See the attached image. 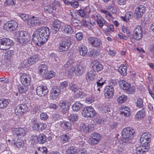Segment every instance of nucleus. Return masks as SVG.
<instances>
[{"mask_svg":"<svg viewBox=\"0 0 154 154\" xmlns=\"http://www.w3.org/2000/svg\"><path fill=\"white\" fill-rule=\"evenodd\" d=\"M28 129L25 128H20L14 129L12 133L14 137H23L28 132Z\"/></svg>","mask_w":154,"mask_h":154,"instance_id":"obj_9","label":"nucleus"},{"mask_svg":"<svg viewBox=\"0 0 154 154\" xmlns=\"http://www.w3.org/2000/svg\"><path fill=\"white\" fill-rule=\"evenodd\" d=\"M89 44L95 48L99 47L102 44L101 40L95 37H90L88 39Z\"/></svg>","mask_w":154,"mask_h":154,"instance_id":"obj_16","label":"nucleus"},{"mask_svg":"<svg viewBox=\"0 0 154 154\" xmlns=\"http://www.w3.org/2000/svg\"><path fill=\"white\" fill-rule=\"evenodd\" d=\"M71 21L72 25L75 28L79 29L80 28L82 25L80 21L77 19L72 18Z\"/></svg>","mask_w":154,"mask_h":154,"instance_id":"obj_37","label":"nucleus"},{"mask_svg":"<svg viewBox=\"0 0 154 154\" xmlns=\"http://www.w3.org/2000/svg\"><path fill=\"white\" fill-rule=\"evenodd\" d=\"M100 11L105 14V17L108 21L110 20L112 16L109 11L103 9L101 10Z\"/></svg>","mask_w":154,"mask_h":154,"instance_id":"obj_48","label":"nucleus"},{"mask_svg":"<svg viewBox=\"0 0 154 154\" xmlns=\"http://www.w3.org/2000/svg\"><path fill=\"white\" fill-rule=\"evenodd\" d=\"M134 133V130L130 128L127 127L123 129L122 132V138L125 140V142L128 143H130Z\"/></svg>","mask_w":154,"mask_h":154,"instance_id":"obj_5","label":"nucleus"},{"mask_svg":"<svg viewBox=\"0 0 154 154\" xmlns=\"http://www.w3.org/2000/svg\"><path fill=\"white\" fill-rule=\"evenodd\" d=\"M28 90V88L26 86H21L18 88L19 91L21 93H26Z\"/></svg>","mask_w":154,"mask_h":154,"instance_id":"obj_57","label":"nucleus"},{"mask_svg":"<svg viewBox=\"0 0 154 154\" xmlns=\"http://www.w3.org/2000/svg\"><path fill=\"white\" fill-rule=\"evenodd\" d=\"M104 91L105 97L108 98H111L114 94V88L112 85L108 86L105 88Z\"/></svg>","mask_w":154,"mask_h":154,"instance_id":"obj_20","label":"nucleus"},{"mask_svg":"<svg viewBox=\"0 0 154 154\" xmlns=\"http://www.w3.org/2000/svg\"><path fill=\"white\" fill-rule=\"evenodd\" d=\"M69 136V134L68 133L61 135L60 136V140L61 142L65 143L69 142L70 139Z\"/></svg>","mask_w":154,"mask_h":154,"instance_id":"obj_35","label":"nucleus"},{"mask_svg":"<svg viewBox=\"0 0 154 154\" xmlns=\"http://www.w3.org/2000/svg\"><path fill=\"white\" fill-rule=\"evenodd\" d=\"M18 15L21 17L24 21L26 20L27 21L28 19L29 18V16L26 14L19 13Z\"/></svg>","mask_w":154,"mask_h":154,"instance_id":"obj_55","label":"nucleus"},{"mask_svg":"<svg viewBox=\"0 0 154 154\" xmlns=\"http://www.w3.org/2000/svg\"><path fill=\"white\" fill-rule=\"evenodd\" d=\"M14 55V52L13 50H8L5 54V56L7 57H12Z\"/></svg>","mask_w":154,"mask_h":154,"instance_id":"obj_63","label":"nucleus"},{"mask_svg":"<svg viewBox=\"0 0 154 154\" xmlns=\"http://www.w3.org/2000/svg\"><path fill=\"white\" fill-rule=\"evenodd\" d=\"M121 114L122 116L128 117L130 115V110L129 108L123 105L120 108Z\"/></svg>","mask_w":154,"mask_h":154,"instance_id":"obj_23","label":"nucleus"},{"mask_svg":"<svg viewBox=\"0 0 154 154\" xmlns=\"http://www.w3.org/2000/svg\"><path fill=\"white\" fill-rule=\"evenodd\" d=\"M146 8L143 5H140L136 8L135 10V14L137 18L141 17L145 12Z\"/></svg>","mask_w":154,"mask_h":154,"instance_id":"obj_22","label":"nucleus"},{"mask_svg":"<svg viewBox=\"0 0 154 154\" xmlns=\"http://www.w3.org/2000/svg\"><path fill=\"white\" fill-rule=\"evenodd\" d=\"M39 59L38 55H34L32 56L30 58L28 59L27 61L28 64L30 65H32L37 61Z\"/></svg>","mask_w":154,"mask_h":154,"instance_id":"obj_34","label":"nucleus"},{"mask_svg":"<svg viewBox=\"0 0 154 154\" xmlns=\"http://www.w3.org/2000/svg\"><path fill=\"white\" fill-rule=\"evenodd\" d=\"M38 69L39 70V74L43 77L46 78L48 72V69L47 66L45 64L40 65L38 66Z\"/></svg>","mask_w":154,"mask_h":154,"instance_id":"obj_24","label":"nucleus"},{"mask_svg":"<svg viewBox=\"0 0 154 154\" xmlns=\"http://www.w3.org/2000/svg\"><path fill=\"white\" fill-rule=\"evenodd\" d=\"M85 67L82 65H78L76 66H72L68 71L69 75H72L75 73L76 76L82 75L85 71Z\"/></svg>","mask_w":154,"mask_h":154,"instance_id":"obj_4","label":"nucleus"},{"mask_svg":"<svg viewBox=\"0 0 154 154\" xmlns=\"http://www.w3.org/2000/svg\"><path fill=\"white\" fill-rule=\"evenodd\" d=\"M18 26V24L15 21L11 20L5 23L4 25V29L8 31H13Z\"/></svg>","mask_w":154,"mask_h":154,"instance_id":"obj_10","label":"nucleus"},{"mask_svg":"<svg viewBox=\"0 0 154 154\" xmlns=\"http://www.w3.org/2000/svg\"><path fill=\"white\" fill-rule=\"evenodd\" d=\"M37 138L40 143L43 144L46 142V137L43 134H40Z\"/></svg>","mask_w":154,"mask_h":154,"instance_id":"obj_41","label":"nucleus"},{"mask_svg":"<svg viewBox=\"0 0 154 154\" xmlns=\"http://www.w3.org/2000/svg\"><path fill=\"white\" fill-rule=\"evenodd\" d=\"M72 43L70 36H64L62 39V42L58 45L59 51L63 52L67 51L69 48Z\"/></svg>","mask_w":154,"mask_h":154,"instance_id":"obj_3","label":"nucleus"},{"mask_svg":"<svg viewBox=\"0 0 154 154\" xmlns=\"http://www.w3.org/2000/svg\"><path fill=\"white\" fill-rule=\"evenodd\" d=\"M47 127L45 123L38 122L35 123L32 125V128L35 130H42L45 129Z\"/></svg>","mask_w":154,"mask_h":154,"instance_id":"obj_29","label":"nucleus"},{"mask_svg":"<svg viewBox=\"0 0 154 154\" xmlns=\"http://www.w3.org/2000/svg\"><path fill=\"white\" fill-rule=\"evenodd\" d=\"M143 36L142 29L140 26H137L133 31V35L132 38L137 40H139Z\"/></svg>","mask_w":154,"mask_h":154,"instance_id":"obj_12","label":"nucleus"},{"mask_svg":"<svg viewBox=\"0 0 154 154\" xmlns=\"http://www.w3.org/2000/svg\"><path fill=\"white\" fill-rule=\"evenodd\" d=\"M62 32L65 34L70 35L72 34L73 30L71 26L66 24L61 29Z\"/></svg>","mask_w":154,"mask_h":154,"instance_id":"obj_27","label":"nucleus"},{"mask_svg":"<svg viewBox=\"0 0 154 154\" xmlns=\"http://www.w3.org/2000/svg\"><path fill=\"white\" fill-rule=\"evenodd\" d=\"M9 102L7 100L2 99L0 100V108H4L8 105Z\"/></svg>","mask_w":154,"mask_h":154,"instance_id":"obj_44","label":"nucleus"},{"mask_svg":"<svg viewBox=\"0 0 154 154\" xmlns=\"http://www.w3.org/2000/svg\"><path fill=\"white\" fill-rule=\"evenodd\" d=\"M14 0H7L5 2V5H14L15 4Z\"/></svg>","mask_w":154,"mask_h":154,"instance_id":"obj_62","label":"nucleus"},{"mask_svg":"<svg viewBox=\"0 0 154 154\" xmlns=\"http://www.w3.org/2000/svg\"><path fill=\"white\" fill-rule=\"evenodd\" d=\"M20 79L22 83L25 86H29L30 84L31 78L28 74L23 73L20 76Z\"/></svg>","mask_w":154,"mask_h":154,"instance_id":"obj_17","label":"nucleus"},{"mask_svg":"<svg viewBox=\"0 0 154 154\" xmlns=\"http://www.w3.org/2000/svg\"><path fill=\"white\" fill-rule=\"evenodd\" d=\"M105 82L102 80L101 79H97L96 82V87L97 88V90L99 92L100 91V88L104 84Z\"/></svg>","mask_w":154,"mask_h":154,"instance_id":"obj_42","label":"nucleus"},{"mask_svg":"<svg viewBox=\"0 0 154 154\" xmlns=\"http://www.w3.org/2000/svg\"><path fill=\"white\" fill-rule=\"evenodd\" d=\"M136 106L137 107L139 108L143 109V101L141 98L139 97L137 99L136 102Z\"/></svg>","mask_w":154,"mask_h":154,"instance_id":"obj_43","label":"nucleus"},{"mask_svg":"<svg viewBox=\"0 0 154 154\" xmlns=\"http://www.w3.org/2000/svg\"><path fill=\"white\" fill-rule=\"evenodd\" d=\"M69 87L70 89L74 92H76L78 90V86L75 84L73 83H71L69 85Z\"/></svg>","mask_w":154,"mask_h":154,"instance_id":"obj_53","label":"nucleus"},{"mask_svg":"<svg viewBox=\"0 0 154 154\" xmlns=\"http://www.w3.org/2000/svg\"><path fill=\"white\" fill-rule=\"evenodd\" d=\"M152 136L148 132L143 133L141 135L140 141L141 144L149 146V143L151 141Z\"/></svg>","mask_w":154,"mask_h":154,"instance_id":"obj_8","label":"nucleus"},{"mask_svg":"<svg viewBox=\"0 0 154 154\" xmlns=\"http://www.w3.org/2000/svg\"><path fill=\"white\" fill-rule=\"evenodd\" d=\"M80 129L82 131L84 132L85 133L90 132L94 129V125L92 124L85 125H82L80 127Z\"/></svg>","mask_w":154,"mask_h":154,"instance_id":"obj_21","label":"nucleus"},{"mask_svg":"<svg viewBox=\"0 0 154 154\" xmlns=\"http://www.w3.org/2000/svg\"><path fill=\"white\" fill-rule=\"evenodd\" d=\"M60 125L65 130L68 131L72 129V124L70 122L66 121L61 122Z\"/></svg>","mask_w":154,"mask_h":154,"instance_id":"obj_28","label":"nucleus"},{"mask_svg":"<svg viewBox=\"0 0 154 154\" xmlns=\"http://www.w3.org/2000/svg\"><path fill=\"white\" fill-rule=\"evenodd\" d=\"M141 146H136L135 152L136 154H143L148 151L150 147L145 144H141Z\"/></svg>","mask_w":154,"mask_h":154,"instance_id":"obj_15","label":"nucleus"},{"mask_svg":"<svg viewBox=\"0 0 154 154\" xmlns=\"http://www.w3.org/2000/svg\"><path fill=\"white\" fill-rule=\"evenodd\" d=\"M14 145L17 148H23L24 146L23 141L20 140H17L16 142H14Z\"/></svg>","mask_w":154,"mask_h":154,"instance_id":"obj_46","label":"nucleus"},{"mask_svg":"<svg viewBox=\"0 0 154 154\" xmlns=\"http://www.w3.org/2000/svg\"><path fill=\"white\" fill-rule=\"evenodd\" d=\"M127 98V96L123 94L120 96L118 98L117 100L119 103H122L126 100Z\"/></svg>","mask_w":154,"mask_h":154,"instance_id":"obj_50","label":"nucleus"},{"mask_svg":"<svg viewBox=\"0 0 154 154\" xmlns=\"http://www.w3.org/2000/svg\"><path fill=\"white\" fill-rule=\"evenodd\" d=\"M68 83L67 81H64L63 82L60 84V88L61 89H64L66 88L68 86Z\"/></svg>","mask_w":154,"mask_h":154,"instance_id":"obj_60","label":"nucleus"},{"mask_svg":"<svg viewBox=\"0 0 154 154\" xmlns=\"http://www.w3.org/2000/svg\"><path fill=\"white\" fill-rule=\"evenodd\" d=\"M56 9V7L55 6H53V5H48L45 6L44 7V11L47 13H52L54 10Z\"/></svg>","mask_w":154,"mask_h":154,"instance_id":"obj_38","label":"nucleus"},{"mask_svg":"<svg viewBox=\"0 0 154 154\" xmlns=\"http://www.w3.org/2000/svg\"><path fill=\"white\" fill-rule=\"evenodd\" d=\"M82 115L85 117L92 118L95 115L96 112L91 106H87L84 108L82 112Z\"/></svg>","mask_w":154,"mask_h":154,"instance_id":"obj_7","label":"nucleus"},{"mask_svg":"<svg viewBox=\"0 0 154 154\" xmlns=\"http://www.w3.org/2000/svg\"><path fill=\"white\" fill-rule=\"evenodd\" d=\"M101 136L98 133H93L90 135V143L91 145H94L98 144L101 140Z\"/></svg>","mask_w":154,"mask_h":154,"instance_id":"obj_11","label":"nucleus"},{"mask_svg":"<svg viewBox=\"0 0 154 154\" xmlns=\"http://www.w3.org/2000/svg\"><path fill=\"white\" fill-rule=\"evenodd\" d=\"M60 27V26L58 25H53L51 28L52 30V32L55 33H56L59 30Z\"/></svg>","mask_w":154,"mask_h":154,"instance_id":"obj_58","label":"nucleus"},{"mask_svg":"<svg viewBox=\"0 0 154 154\" xmlns=\"http://www.w3.org/2000/svg\"><path fill=\"white\" fill-rule=\"evenodd\" d=\"M13 41L8 38H4L0 39V49L5 50L9 49L11 46Z\"/></svg>","mask_w":154,"mask_h":154,"instance_id":"obj_6","label":"nucleus"},{"mask_svg":"<svg viewBox=\"0 0 154 154\" xmlns=\"http://www.w3.org/2000/svg\"><path fill=\"white\" fill-rule=\"evenodd\" d=\"M83 107V104L79 101L76 102L72 106V109L75 111L81 110Z\"/></svg>","mask_w":154,"mask_h":154,"instance_id":"obj_32","label":"nucleus"},{"mask_svg":"<svg viewBox=\"0 0 154 154\" xmlns=\"http://www.w3.org/2000/svg\"><path fill=\"white\" fill-rule=\"evenodd\" d=\"M27 23L29 26H35L42 25L43 22V21L39 20L37 17L33 16L28 19Z\"/></svg>","mask_w":154,"mask_h":154,"instance_id":"obj_14","label":"nucleus"},{"mask_svg":"<svg viewBox=\"0 0 154 154\" xmlns=\"http://www.w3.org/2000/svg\"><path fill=\"white\" fill-rule=\"evenodd\" d=\"M60 94V91L58 89L54 88L50 91V97L52 100H55L57 98Z\"/></svg>","mask_w":154,"mask_h":154,"instance_id":"obj_26","label":"nucleus"},{"mask_svg":"<svg viewBox=\"0 0 154 154\" xmlns=\"http://www.w3.org/2000/svg\"><path fill=\"white\" fill-rule=\"evenodd\" d=\"M69 119L70 121L75 122L77 121L78 119V116L76 114H71L69 117Z\"/></svg>","mask_w":154,"mask_h":154,"instance_id":"obj_51","label":"nucleus"},{"mask_svg":"<svg viewBox=\"0 0 154 154\" xmlns=\"http://www.w3.org/2000/svg\"><path fill=\"white\" fill-rule=\"evenodd\" d=\"M91 65L94 71H100L103 69V66L100 64L97 60H94L92 61Z\"/></svg>","mask_w":154,"mask_h":154,"instance_id":"obj_25","label":"nucleus"},{"mask_svg":"<svg viewBox=\"0 0 154 154\" xmlns=\"http://www.w3.org/2000/svg\"><path fill=\"white\" fill-rule=\"evenodd\" d=\"M127 146V145L124 146L123 145H122L118 146L117 148V151L119 152V153H120L126 149V148H127V146Z\"/></svg>","mask_w":154,"mask_h":154,"instance_id":"obj_54","label":"nucleus"},{"mask_svg":"<svg viewBox=\"0 0 154 154\" xmlns=\"http://www.w3.org/2000/svg\"><path fill=\"white\" fill-rule=\"evenodd\" d=\"M77 149L74 146L69 147L66 151V154H75L77 152Z\"/></svg>","mask_w":154,"mask_h":154,"instance_id":"obj_47","label":"nucleus"},{"mask_svg":"<svg viewBox=\"0 0 154 154\" xmlns=\"http://www.w3.org/2000/svg\"><path fill=\"white\" fill-rule=\"evenodd\" d=\"M119 71L122 75L125 76L127 75V67L122 65H121L119 68Z\"/></svg>","mask_w":154,"mask_h":154,"instance_id":"obj_39","label":"nucleus"},{"mask_svg":"<svg viewBox=\"0 0 154 154\" xmlns=\"http://www.w3.org/2000/svg\"><path fill=\"white\" fill-rule=\"evenodd\" d=\"M40 118L42 120H46L48 118V116L47 113L44 112L40 114Z\"/></svg>","mask_w":154,"mask_h":154,"instance_id":"obj_61","label":"nucleus"},{"mask_svg":"<svg viewBox=\"0 0 154 154\" xmlns=\"http://www.w3.org/2000/svg\"><path fill=\"white\" fill-rule=\"evenodd\" d=\"M14 38L16 42L23 45L30 40L31 36L25 32L17 31L16 32Z\"/></svg>","mask_w":154,"mask_h":154,"instance_id":"obj_2","label":"nucleus"},{"mask_svg":"<svg viewBox=\"0 0 154 154\" xmlns=\"http://www.w3.org/2000/svg\"><path fill=\"white\" fill-rule=\"evenodd\" d=\"M55 74V72H54L51 71L48 73H47L46 78L48 79H50L54 77Z\"/></svg>","mask_w":154,"mask_h":154,"instance_id":"obj_56","label":"nucleus"},{"mask_svg":"<svg viewBox=\"0 0 154 154\" xmlns=\"http://www.w3.org/2000/svg\"><path fill=\"white\" fill-rule=\"evenodd\" d=\"M94 100V98L92 96L91 94L90 93V94H87L85 100L86 103L90 104L93 102Z\"/></svg>","mask_w":154,"mask_h":154,"instance_id":"obj_49","label":"nucleus"},{"mask_svg":"<svg viewBox=\"0 0 154 154\" xmlns=\"http://www.w3.org/2000/svg\"><path fill=\"white\" fill-rule=\"evenodd\" d=\"M89 56L94 57H97L99 54V52L98 50L95 49H91L88 52Z\"/></svg>","mask_w":154,"mask_h":154,"instance_id":"obj_40","label":"nucleus"},{"mask_svg":"<svg viewBox=\"0 0 154 154\" xmlns=\"http://www.w3.org/2000/svg\"><path fill=\"white\" fill-rule=\"evenodd\" d=\"M48 91L46 86H41L37 87L36 92L37 95L40 97H42L46 95L48 93Z\"/></svg>","mask_w":154,"mask_h":154,"instance_id":"obj_19","label":"nucleus"},{"mask_svg":"<svg viewBox=\"0 0 154 154\" xmlns=\"http://www.w3.org/2000/svg\"><path fill=\"white\" fill-rule=\"evenodd\" d=\"M68 102L66 100H60L59 103V106L63 109V111L66 112L68 109L69 106L68 103Z\"/></svg>","mask_w":154,"mask_h":154,"instance_id":"obj_33","label":"nucleus"},{"mask_svg":"<svg viewBox=\"0 0 154 154\" xmlns=\"http://www.w3.org/2000/svg\"><path fill=\"white\" fill-rule=\"evenodd\" d=\"M95 17H96L97 22L98 26L102 27L104 24H105L106 21L99 14H95Z\"/></svg>","mask_w":154,"mask_h":154,"instance_id":"obj_30","label":"nucleus"},{"mask_svg":"<svg viewBox=\"0 0 154 154\" xmlns=\"http://www.w3.org/2000/svg\"><path fill=\"white\" fill-rule=\"evenodd\" d=\"M95 72L93 70L89 72L86 75V80L88 82L93 81L94 78Z\"/></svg>","mask_w":154,"mask_h":154,"instance_id":"obj_31","label":"nucleus"},{"mask_svg":"<svg viewBox=\"0 0 154 154\" xmlns=\"http://www.w3.org/2000/svg\"><path fill=\"white\" fill-rule=\"evenodd\" d=\"M27 109V105L24 104L18 105L16 107L15 112L16 115H22Z\"/></svg>","mask_w":154,"mask_h":154,"instance_id":"obj_18","label":"nucleus"},{"mask_svg":"<svg viewBox=\"0 0 154 154\" xmlns=\"http://www.w3.org/2000/svg\"><path fill=\"white\" fill-rule=\"evenodd\" d=\"M50 33V30L48 27L39 28L34 32L32 35L33 41L38 46H42L47 41Z\"/></svg>","mask_w":154,"mask_h":154,"instance_id":"obj_1","label":"nucleus"},{"mask_svg":"<svg viewBox=\"0 0 154 154\" xmlns=\"http://www.w3.org/2000/svg\"><path fill=\"white\" fill-rule=\"evenodd\" d=\"M144 112L145 111L143 109L139 111L137 114V118L138 119L143 118L145 116Z\"/></svg>","mask_w":154,"mask_h":154,"instance_id":"obj_52","label":"nucleus"},{"mask_svg":"<svg viewBox=\"0 0 154 154\" xmlns=\"http://www.w3.org/2000/svg\"><path fill=\"white\" fill-rule=\"evenodd\" d=\"M47 149L46 147H40L35 152V154H47Z\"/></svg>","mask_w":154,"mask_h":154,"instance_id":"obj_45","label":"nucleus"},{"mask_svg":"<svg viewBox=\"0 0 154 154\" xmlns=\"http://www.w3.org/2000/svg\"><path fill=\"white\" fill-rule=\"evenodd\" d=\"M120 84L121 85V88L122 89L127 91L129 93H131L133 92L135 90V88L134 87H131L130 84L124 80H122L120 82Z\"/></svg>","mask_w":154,"mask_h":154,"instance_id":"obj_13","label":"nucleus"},{"mask_svg":"<svg viewBox=\"0 0 154 154\" xmlns=\"http://www.w3.org/2000/svg\"><path fill=\"white\" fill-rule=\"evenodd\" d=\"M79 51L80 55L82 56H85L87 54L88 50L85 46L82 45L79 47Z\"/></svg>","mask_w":154,"mask_h":154,"instance_id":"obj_36","label":"nucleus"},{"mask_svg":"<svg viewBox=\"0 0 154 154\" xmlns=\"http://www.w3.org/2000/svg\"><path fill=\"white\" fill-rule=\"evenodd\" d=\"M83 34L82 32H78L76 35V38L78 40H81L82 38Z\"/></svg>","mask_w":154,"mask_h":154,"instance_id":"obj_64","label":"nucleus"},{"mask_svg":"<svg viewBox=\"0 0 154 154\" xmlns=\"http://www.w3.org/2000/svg\"><path fill=\"white\" fill-rule=\"evenodd\" d=\"M74 62V60L72 59H69L67 62L64 65V67L65 68H67L68 67L71 66Z\"/></svg>","mask_w":154,"mask_h":154,"instance_id":"obj_59","label":"nucleus"}]
</instances>
